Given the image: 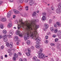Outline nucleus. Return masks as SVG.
I'll return each instance as SVG.
<instances>
[{"label":"nucleus","mask_w":61,"mask_h":61,"mask_svg":"<svg viewBox=\"0 0 61 61\" xmlns=\"http://www.w3.org/2000/svg\"><path fill=\"white\" fill-rule=\"evenodd\" d=\"M31 48L32 49H34V47L33 46H32L31 47Z\"/></svg>","instance_id":"nucleus-47"},{"label":"nucleus","mask_w":61,"mask_h":61,"mask_svg":"<svg viewBox=\"0 0 61 61\" xmlns=\"http://www.w3.org/2000/svg\"><path fill=\"white\" fill-rule=\"evenodd\" d=\"M36 12H34L32 13V15L33 16H36Z\"/></svg>","instance_id":"nucleus-25"},{"label":"nucleus","mask_w":61,"mask_h":61,"mask_svg":"<svg viewBox=\"0 0 61 61\" xmlns=\"http://www.w3.org/2000/svg\"><path fill=\"white\" fill-rule=\"evenodd\" d=\"M19 1L20 3H21L23 2L24 0H19Z\"/></svg>","instance_id":"nucleus-35"},{"label":"nucleus","mask_w":61,"mask_h":61,"mask_svg":"<svg viewBox=\"0 0 61 61\" xmlns=\"http://www.w3.org/2000/svg\"><path fill=\"white\" fill-rule=\"evenodd\" d=\"M10 48H12V47H13V45H10Z\"/></svg>","instance_id":"nucleus-51"},{"label":"nucleus","mask_w":61,"mask_h":61,"mask_svg":"<svg viewBox=\"0 0 61 61\" xmlns=\"http://www.w3.org/2000/svg\"><path fill=\"white\" fill-rule=\"evenodd\" d=\"M25 25L26 26V28L28 29H29L28 28L27 26L29 27V30L31 31L32 34H33L34 33H35V34H36V32L37 33L36 30L39 27V25H36L35 23L31 21V23L30 24L29 23L27 22Z\"/></svg>","instance_id":"nucleus-1"},{"label":"nucleus","mask_w":61,"mask_h":61,"mask_svg":"<svg viewBox=\"0 0 61 61\" xmlns=\"http://www.w3.org/2000/svg\"><path fill=\"white\" fill-rule=\"evenodd\" d=\"M0 20L2 22H4V21H5L6 20V19L5 18H1L0 19Z\"/></svg>","instance_id":"nucleus-16"},{"label":"nucleus","mask_w":61,"mask_h":61,"mask_svg":"<svg viewBox=\"0 0 61 61\" xmlns=\"http://www.w3.org/2000/svg\"><path fill=\"white\" fill-rule=\"evenodd\" d=\"M3 37L2 36H0V39H1Z\"/></svg>","instance_id":"nucleus-61"},{"label":"nucleus","mask_w":61,"mask_h":61,"mask_svg":"<svg viewBox=\"0 0 61 61\" xmlns=\"http://www.w3.org/2000/svg\"><path fill=\"white\" fill-rule=\"evenodd\" d=\"M37 61H40V59H38L37 60Z\"/></svg>","instance_id":"nucleus-64"},{"label":"nucleus","mask_w":61,"mask_h":61,"mask_svg":"<svg viewBox=\"0 0 61 61\" xmlns=\"http://www.w3.org/2000/svg\"><path fill=\"white\" fill-rule=\"evenodd\" d=\"M51 9L52 10H54V7L52 6H51Z\"/></svg>","instance_id":"nucleus-50"},{"label":"nucleus","mask_w":61,"mask_h":61,"mask_svg":"<svg viewBox=\"0 0 61 61\" xmlns=\"http://www.w3.org/2000/svg\"><path fill=\"white\" fill-rule=\"evenodd\" d=\"M15 40H16V41H17L18 40V37L17 36H15Z\"/></svg>","instance_id":"nucleus-28"},{"label":"nucleus","mask_w":61,"mask_h":61,"mask_svg":"<svg viewBox=\"0 0 61 61\" xmlns=\"http://www.w3.org/2000/svg\"><path fill=\"white\" fill-rule=\"evenodd\" d=\"M24 61H27V60H26V59L25 58L24 59Z\"/></svg>","instance_id":"nucleus-59"},{"label":"nucleus","mask_w":61,"mask_h":61,"mask_svg":"<svg viewBox=\"0 0 61 61\" xmlns=\"http://www.w3.org/2000/svg\"><path fill=\"white\" fill-rule=\"evenodd\" d=\"M35 3V1L34 0L30 1L29 3V5L30 6H32V5H34Z\"/></svg>","instance_id":"nucleus-7"},{"label":"nucleus","mask_w":61,"mask_h":61,"mask_svg":"<svg viewBox=\"0 0 61 61\" xmlns=\"http://www.w3.org/2000/svg\"><path fill=\"white\" fill-rule=\"evenodd\" d=\"M27 45H30V41L29 40H28L27 41Z\"/></svg>","instance_id":"nucleus-24"},{"label":"nucleus","mask_w":61,"mask_h":61,"mask_svg":"<svg viewBox=\"0 0 61 61\" xmlns=\"http://www.w3.org/2000/svg\"><path fill=\"white\" fill-rule=\"evenodd\" d=\"M13 11L16 14H19L20 13L19 11H18V10H16L14 9L13 10Z\"/></svg>","instance_id":"nucleus-13"},{"label":"nucleus","mask_w":61,"mask_h":61,"mask_svg":"<svg viewBox=\"0 0 61 61\" xmlns=\"http://www.w3.org/2000/svg\"><path fill=\"white\" fill-rule=\"evenodd\" d=\"M15 34L16 35H18L20 34V31H19V30H17V31L16 32Z\"/></svg>","instance_id":"nucleus-18"},{"label":"nucleus","mask_w":61,"mask_h":61,"mask_svg":"<svg viewBox=\"0 0 61 61\" xmlns=\"http://www.w3.org/2000/svg\"><path fill=\"white\" fill-rule=\"evenodd\" d=\"M46 20V17L45 16H43L42 17V20L43 21H45Z\"/></svg>","instance_id":"nucleus-17"},{"label":"nucleus","mask_w":61,"mask_h":61,"mask_svg":"<svg viewBox=\"0 0 61 61\" xmlns=\"http://www.w3.org/2000/svg\"><path fill=\"white\" fill-rule=\"evenodd\" d=\"M4 48V46H2L1 47V49H3Z\"/></svg>","instance_id":"nucleus-45"},{"label":"nucleus","mask_w":61,"mask_h":61,"mask_svg":"<svg viewBox=\"0 0 61 61\" xmlns=\"http://www.w3.org/2000/svg\"><path fill=\"white\" fill-rule=\"evenodd\" d=\"M10 32L9 35L10 36H12V35H13V34H14V32H13V31L12 30Z\"/></svg>","instance_id":"nucleus-19"},{"label":"nucleus","mask_w":61,"mask_h":61,"mask_svg":"<svg viewBox=\"0 0 61 61\" xmlns=\"http://www.w3.org/2000/svg\"><path fill=\"white\" fill-rule=\"evenodd\" d=\"M56 24L58 26H60L61 25V24L59 22H56Z\"/></svg>","instance_id":"nucleus-22"},{"label":"nucleus","mask_w":61,"mask_h":61,"mask_svg":"<svg viewBox=\"0 0 61 61\" xmlns=\"http://www.w3.org/2000/svg\"><path fill=\"white\" fill-rule=\"evenodd\" d=\"M51 46H55V44H54V43H51Z\"/></svg>","instance_id":"nucleus-44"},{"label":"nucleus","mask_w":61,"mask_h":61,"mask_svg":"<svg viewBox=\"0 0 61 61\" xmlns=\"http://www.w3.org/2000/svg\"><path fill=\"white\" fill-rule=\"evenodd\" d=\"M0 58H1V59H3V56H1Z\"/></svg>","instance_id":"nucleus-63"},{"label":"nucleus","mask_w":61,"mask_h":61,"mask_svg":"<svg viewBox=\"0 0 61 61\" xmlns=\"http://www.w3.org/2000/svg\"><path fill=\"white\" fill-rule=\"evenodd\" d=\"M55 42H57V41H58V40L57 38H56L55 39Z\"/></svg>","instance_id":"nucleus-42"},{"label":"nucleus","mask_w":61,"mask_h":61,"mask_svg":"<svg viewBox=\"0 0 61 61\" xmlns=\"http://www.w3.org/2000/svg\"><path fill=\"white\" fill-rule=\"evenodd\" d=\"M58 31V29H57V28H56L54 30V33H57Z\"/></svg>","instance_id":"nucleus-23"},{"label":"nucleus","mask_w":61,"mask_h":61,"mask_svg":"<svg viewBox=\"0 0 61 61\" xmlns=\"http://www.w3.org/2000/svg\"><path fill=\"white\" fill-rule=\"evenodd\" d=\"M45 43H46V44H47L48 43V41L47 40H45Z\"/></svg>","instance_id":"nucleus-41"},{"label":"nucleus","mask_w":61,"mask_h":61,"mask_svg":"<svg viewBox=\"0 0 61 61\" xmlns=\"http://www.w3.org/2000/svg\"><path fill=\"white\" fill-rule=\"evenodd\" d=\"M25 1L26 3L28 2V0H25Z\"/></svg>","instance_id":"nucleus-60"},{"label":"nucleus","mask_w":61,"mask_h":61,"mask_svg":"<svg viewBox=\"0 0 61 61\" xmlns=\"http://www.w3.org/2000/svg\"><path fill=\"white\" fill-rule=\"evenodd\" d=\"M16 17V16L15 15H13V18H15Z\"/></svg>","instance_id":"nucleus-56"},{"label":"nucleus","mask_w":61,"mask_h":61,"mask_svg":"<svg viewBox=\"0 0 61 61\" xmlns=\"http://www.w3.org/2000/svg\"><path fill=\"white\" fill-rule=\"evenodd\" d=\"M15 58V57L14 56L13 58V60H14V61L15 60H16V58Z\"/></svg>","instance_id":"nucleus-37"},{"label":"nucleus","mask_w":61,"mask_h":61,"mask_svg":"<svg viewBox=\"0 0 61 61\" xmlns=\"http://www.w3.org/2000/svg\"><path fill=\"white\" fill-rule=\"evenodd\" d=\"M27 27L28 28V29L26 28V31L25 34V36L24 37V39L25 41L27 40V39L30 38V36L31 38L32 36H33V34L32 33L31 31L29 30V26H27Z\"/></svg>","instance_id":"nucleus-2"},{"label":"nucleus","mask_w":61,"mask_h":61,"mask_svg":"<svg viewBox=\"0 0 61 61\" xmlns=\"http://www.w3.org/2000/svg\"><path fill=\"white\" fill-rule=\"evenodd\" d=\"M33 59L34 61H36V60L37 59V58H36V56H34L33 58Z\"/></svg>","instance_id":"nucleus-20"},{"label":"nucleus","mask_w":61,"mask_h":61,"mask_svg":"<svg viewBox=\"0 0 61 61\" xmlns=\"http://www.w3.org/2000/svg\"><path fill=\"white\" fill-rule=\"evenodd\" d=\"M56 13L57 14H59L61 12V10L60 9L57 8L56 10Z\"/></svg>","instance_id":"nucleus-8"},{"label":"nucleus","mask_w":61,"mask_h":61,"mask_svg":"<svg viewBox=\"0 0 61 61\" xmlns=\"http://www.w3.org/2000/svg\"><path fill=\"white\" fill-rule=\"evenodd\" d=\"M46 39H48V36L46 35Z\"/></svg>","instance_id":"nucleus-52"},{"label":"nucleus","mask_w":61,"mask_h":61,"mask_svg":"<svg viewBox=\"0 0 61 61\" xmlns=\"http://www.w3.org/2000/svg\"><path fill=\"white\" fill-rule=\"evenodd\" d=\"M50 30L52 32H53L54 31V29L53 28V27H51L50 28Z\"/></svg>","instance_id":"nucleus-31"},{"label":"nucleus","mask_w":61,"mask_h":61,"mask_svg":"<svg viewBox=\"0 0 61 61\" xmlns=\"http://www.w3.org/2000/svg\"><path fill=\"white\" fill-rule=\"evenodd\" d=\"M44 27L46 29H47L49 27V25L47 24H45L44 25Z\"/></svg>","instance_id":"nucleus-15"},{"label":"nucleus","mask_w":61,"mask_h":61,"mask_svg":"<svg viewBox=\"0 0 61 61\" xmlns=\"http://www.w3.org/2000/svg\"><path fill=\"white\" fill-rule=\"evenodd\" d=\"M22 21V20L21 19L19 20V22L20 23V24H18V29H19L20 27H24V25H25L24 23Z\"/></svg>","instance_id":"nucleus-4"},{"label":"nucleus","mask_w":61,"mask_h":61,"mask_svg":"<svg viewBox=\"0 0 61 61\" xmlns=\"http://www.w3.org/2000/svg\"><path fill=\"white\" fill-rule=\"evenodd\" d=\"M54 26L55 27H57V25H54Z\"/></svg>","instance_id":"nucleus-55"},{"label":"nucleus","mask_w":61,"mask_h":61,"mask_svg":"<svg viewBox=\"0 0 61 61\" xmlns=\"http://www.w3.org/2000/svg\"><path fill=\"white\" fill-rule=\"evenodd\" d=\"M18 9L20 10H22V7L20 5L18 7Z\"/></svg>","instance_id":"nucleus-21"},{"label":"nucleus","mask_w":61,"mask_h":61,"mask_svg":"<svg viewBox=\"0 0 61 61\" xmlns=\"http://www.w3.org/2000/svg\"><path fill=\"white\" fill-rule=\"evenodd\" d=\"M19 36L20 37H22L23 36V34H20Z\"/></svg>","instance_id":"nucleus-39"},{"label":"nucleus","mask_w":61,"mask_h":61,"mask_svg":"<svg viewBox=\"0 0 61 61\" xmlns=\"http://www.w3.org/2000/svg\"><path fill=\"white\" fill-rule=\"evenodd\" d=\"M59 9L61 10V3H60L58 6Z\"/></svg>","instance_id":"nucleus-30"},{"label":"nucleus","mask_w":61,"mask_h":61,"mask_svg":"<svg viewBox=\"0 0 61 61\" xmlns=\"http://www.w3.org/2000/svg\"><path fill=\"white\" fill-rule=\"evenodd\" d=\"M11 11H9L7 15V17H9L11 16Z\"/></svg>","instance_id":"nucleus-10"},{"label":"nucleus","mask_w":61,"mask_h":61,"mask_svg":"<svg viewBox=\"0 0 61 61\" xmlns=\"http://www.w3.org/2000/svg\"><path fill=\"white\" fill-rule=\"evenodd\" d=\"M14 57H15L16 58L18 56V55H17V54L15 53L14 54Z\"/></svg>","instance_id":"nucleus-32"},{"label":"nucleus","mask_w":61,"mask_h":61,"mask_svg":"<svg viewBox=\"0 0 61 61\" xmlns=\"http://www.w3.org/2000/svg\"><path fill=\"white\" fill-rule=\"evenodd\" d=\"M7 36L6 34L4 35L3 36V41L5 42H7V41H8V39L6 38Z\"/></svg>","instance_id":"nucleus-6"},{"label":"nucleus","mask_w":61,"mask_h":61,"mask_svg":"<svg viewBox=\"0 0 61 61\" xmlns=\"http://www.w3.org/2000/svg\"><path fill=\"white\" fill-rule=\"evenodd\" d=\"M12 54H13V53L12 52H10L9 54V55L10 56L12 55Z\"/></svg>","instance_id":"nucleus-48"},{"label":"nucleus","mask_w":61,"mask_h":61,"mask_svg":"<svg viewBox=\"0 0 61 61\" xmlns=\"http://www.w3.org/2000/svg\"><path fill=\"white\" fill-rule=\"evenodd\" d=\"M0 27L1 28V29L3 28V25L2 24H1L0 25Z\"/></svg>","instance_id":"nucleus-33"},{"label":"nucleus","mask_w":61,"mask_h":61,"mask_svg":"<svg viewBox=\"0 0 61 61\" xmlns=\"http://www.w3.org/2000/svg\"><path fill=\"white\" fill-rule=\"evenodd\" d=\"M35 47L39 49L41 48V46L38 44H36L35 45Z\"/></svg>","instance_id":"nucleus-12"},{"label":"nucleus","mask_w":61,"mask_h":61,"mask_svg":"<svg viewBox=\"0 0 61 61\" xmlns=\"http://www.w3.org/2000/svg\"><path fill=\"white\" fill-rule=\"evenodd\" d=\"M25 10H28V6H26L25 7Z\"/></svg>","instance_id":"nucleus-34"},{"label":"nucleus","mask_w":61,"mask_h":61,"mask_svg":"<svg viewBox=\"0 0 61 61\" xmlns=\"http://www.w3.org/2000/svg\"><path fill=\"white\" fill-rule=\"evenodd\" d=\"M5 57H7V55H5Z\"/></svg>","instance_id":"nucleus-62"},{"label":"nucleus","mask_w":61,"mask_h":61,"mask_svg":"<svg viewBox=\"0 0 61 61\" xmlns=\"http://www.w3.org/2000/svg\"><path fill=\"white\" fill-rule=\"evenodd\" d=\"M42 15L43 16H45L46 15V13L45 12H43L42 13Z\"/></svg>","instance_id":"nucleus-29"},{"label":"nucleus","mask_w":61,"mask_h":61,"mask_svg":"<svg viewBox=\"0 0 61 61\" xmlns=\"http://www.w3.org/2000/svg\"><path fill=\"white\" fill-rule=\"evenodd\" d=\"M20 61H23V60L22 59H20Z\"/></svg>","instance_id":"nucleus-57"},{"label":"nucleus","mask_w":61,"mask_h":61,"mask_svg":"<svg viewBox=\"0 0 61 61\" xmlns=\"http://www.w3.org/2000/svg\"><path fill=\"white\" fill-rule=\"evenodd\" d=\"M52 22V20H49V23H51Z\"/></svg>","instance_id":"nucleus-46"},{"label":"nucleus","mask_w":61,"mask_h":61,"mask_svg":"<svg viewBox=\"0 0 61 61\" xmlns=\"http://www.w3.org/2000/svg\"><path fill=\"white\" fill-rule=\"evenodd\" d=\"M57 36H60L61 35V31L60 30L58 31L57 32Z\"/></svg>","instance_id":"nucleus-11"},{"label":"nucleus","mask_w":61,"mask_h":61,"mask_svg":"<svg viewBox=\"0 0 61 61\" xmlns=\"http://www.w3.org/2000/svg\"><path fill=\"white\" fill-rule=\"evenodd\" d=\"M6 46H9V43L8 42H7L6 43Z\"/></svg>","instance_id":"nucleus-36"},{"label":"nucleus","mask_w":61,"mask_h":61,"mask_svg":"<svg viewBox=\"0 0 61 61\" xmlns=\"http://www.w3.org/2000/svg\"><path fill=\"white\" fill-rule=\"evenodd\" d=\"M18 55L19 56H20V55H22V53H21L19 52V53H18Z\"/></svg>","instance_id":"nucleus-49"},{"label":"nucleus","mask_w":61,"mask_h":61,"mask_svg":"<svg viewBox=\"0 0 61 61\" xmlns=\"http://www.w3.org/2000/svg\"><path fill=\"white\" fill-rule=\"evenodd\" d=\"M13 42H10V45H12L13 46Z\"/></svg>","instance_id":"nucleus-53"},{"label":"nucleus","mask_w":61,"mask_h":61,"mask_svg":"<svg viewBox=\"0 0 61 61\" xmlns=\"http://www.w3.org/2000/svg\"><path fill=\"white\" fill-rule=\"evenodd\" d=\"M3 33L4 34H6L7 32L6 30H4L3 31Z\"/></svg>","instance_id":"nucleus-26"},{"label":"nucleus","mask_w":61,"mask_h":61,"mask_svg":"<svg viewBox=\"0 0 61 61\" xmlns=\"http://www.w3.org/2000/svg\"><path fill=\"white\" fill-rule=\"evenodd\" d=\"M28 51V52H31V51L30 50V49L29 48H28L27 49Z\"/></svg>","instance_id":"nucleus-38"},{"label":"nucleus","mask_w":61,"mask_h":61,"mask_svg":"<svg viewBox=\"0 0 61 61\" xmlns=\"http://www.w3.org/2000/svg\"><path fill=\"white\" fill-rule=\"evenodd\" d=\"M47 57L48 56H45L44 54H43V55H41L39 58H45V57Z\"/></svg>","instance_id":"nucleus-9"},{"label":"nucleus","mask_w":61,"mask_h":61,"mask_svg":"<svg viewBox=\"0 0 61 61\" xmlns=\"http://www.w3.org/2000/svg\"><path fill=\"white\" fill-rule=\"evenodd\" d=\"M12 26V24L11 23H9L7 25L8 27L9 28H10V27H11Z\"/></svg>","instance_id":"nucleus-14"},{"label":"nucleus","mask_w":61,"mask_h":61,"mask_svg":"<svg viewBox=\"0 0 61 61\" xmlns=\"http://www.w3.org/2000/svg\"><path fill=\"white\" fill-rule=\"evenodd\" d=\"M19 44V41H17L16 42V44L17 45H18Z\"/></svg>","instance_id":"nucleus-40"},{"label":"nucleus","mask_w":61,"mask_h":61,"mask_svg":"<svg viewBox=\"0 0 61 61\" xmlns=\"http://www.w3.org/2000/svg\"><path fill=\"white\" fill-rule=\"evenodd\" d=\"M52 37H54V38H55L56 37V35L55 34H54L52 36Z\"/></svg>","instance_id":"nucleus-43"},{"label":"nucleus","mask_w":61,"mask_h":61,"mask_svg":"<svg viewBox=\"0 0 61 61\" xmlns=\"http://www.w3.org/2000/svg\"><path fill=\"white\" fill-rule=\"evenodd\" d=\"M2 3V1H0V5H1V4Z\"/></svg>","instance_id":"nucleus-58"},{"label":"nucleus","mask_w":61,"mask_h":61,"mask_svg":"<svg viewBox=\"0 0 61 61\" xmlns=\"http://www.w3.org/2000/svg\"><path fill=\"white\" fill-rule=\"evenodd\" d=\"M9 1L10 2H13V0H9Z\"/></svg>","instance_id":"nucleus-54"},{"label":"nucleus","mask_w":61,"mask_h":61,"mask_svg":"<svg viewBox=\"0 0 61 61\" xmlns=\"http://www.w3.org/2000/svg\"><path fill=\"white\" fill-rule=\"evenodd\" d=\"M26 54L27 56H29L30 55V53L29 52L26 53Z\"/></svg>","instance_id":"nucleus-27"},{"label":"nucleus","mask_w":61,"mask_h":61,"mask_svg":"<svg viewBox=\"0 0 61 61\" xmlns=\"http://www.w3.org/2000/svg\"><path fill=\"white\" fill-rule=\"evenodd\" d=\"M34 32L33 34H32V36H31V38L33 39H36V44H40V41H41V38L39 37L38 36L39 34H38V33L36 32Z\"/></svg>","instance_id":"nucleus-3"},{"label":"nucleus","mask_w":61,"mask_h":61,"mask_svg":"<svg viewBox=\"0 0 61 61\" xmlns=\"http://www.w3.org/2000/svg\"><path fill=\"white\" fill-rule=\"evenodd\" d=\"M43 49L42 48H41L40 49V51L38 52V54L39 55L38 56V57H40L41 56L43 55L44 54L42 53V52Z\"/></svg>","instance_id":"nucleus-5"}]
</instances>
